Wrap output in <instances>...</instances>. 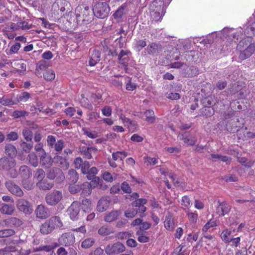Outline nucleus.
<instances>
[{
    "label": "nucleus",
    "mask_w": 255,
    "mask_h": 255,
    "mask_svg": "<svg viewBox=\"0 0 255 255\" xmlns=\"http://www.w3.org/2000/svg\"><path fill=\"white\" fill-rule=\"evenodd\" d=\"M8 27L6 28L9 32H13L20 29V25H19V22L16 23L13 22H10L7 25Z\"/></svg>",
    "instance_id": "5fc2aeb1"
},
{
    "label": "nucleus",
    "mask_w": 255,
    "mask_h": 255,
    "mask_svg": "<svg viewBox=\"0 0 255 255\" xmlns=\"http://www.w3.org/2000/svg\"><path fill=\"white\" fill-rule=\"evenodd\" d=\"M54 230V229L47 220L42 224L40 228V231L43 235L50 234Z\"/></svg>",
    "instance_id": "cd10ccee"
},
{
    "label": "nucleus",
    "mask_w": 255,
    "mask_h": 255,
    "mask_svg": "<svg viewBox=\"0 0 255 255\" xmlns=\"http://www.w3.org/2000/svg\"><path fill=\"white\" fill-rule=\"evenodd\" d=\"M63 194L59 190H54L47 193L45 197L46 204L51 206L56 205L62 199Z\"/></svg>",
    "instance_id": "7ed1b4c3"
},
{
    "label": "nucleus",
    "mask_w": 255,
    "mask_h": 255,
    "mask_svg": "<svg viewBox=\"0 0 255 255\" xmlns=\"http://www.w3.org/2000/svg\"><path fill=\"white\" fill-rule=\"evenodd\" d=\"M34 213L37 218L42 220L46 219L50 216L48 208L42 204L36 207Z\"/></svg>",
    "instance_id": "ddd939ff"
},
{
    "label": "nucleus",
    "mask_w": 255,
    "mask_h": 255,
    "mask_svg": "<svg viewBox=\"0 0 255 255\" xmlns=\"http://www.w3.org/2000/svg\"><path fill=\"white\" fill-rule=\"evenodd\" d=\"M75 236L71 233H65L63 234L58 239L59 246H69L75 242Z\"/></svg>",
    "instance_id": "6e6552de"
},
{
    "label": "nucleus",
    "mask_w": 255,
    "mask_h": 255,
    "mask_svg": "<svg viewBox=\"0 0 255 255\" xmlns=\"http://www.w3.org/2000/svg\"><path fill=\"white\" fill-rule=\"evenodd\" d=\"M67 179L72 184H75L79 179V175L74 169H70L68 172Z\"/></svg>",
    "instance_id": "b1692460"
},
{
    "label": "nucleus",
    "mask_w": 255,
    "mask_h": 255,
    "mask_svg": "<svg viewBox=\"0 0 255 255\" xmlns=\"http://www.w3.org/2000/svg\"><path fill=\"white\" fill-rule=\"evenodd\" d=\"M45 177V173L42 169H38L34 175V178L36 179L37 182H40L44 179Z\"/></svg>",
    "instance_id": "c03bdc74"
},
{
    "label": "nucleus",
    "mask_w": 255,
    "mask_h": 255,
    "mask_svg": "<svg viewBox=\"0 0 255 255\" xmlns=\"http://www.w3.org/2000/svg\"><path fill=\"white\" fill-rule=\"evenodd\" d=\"M40 163L42 165L46 166L47 165V167L51 166L52 162H53L51 157L47 156L45 152H44V153H42L40 156Z\"/></svg>",
    "instance_id": "2f4dec72"
},
{
    "label": "nucleus",
    "mask_w": 255,
    "mask_h": 255,
    "mask_svg": "<svg viewBox=\"0 0 255 255\" xmlns=\"http://www.w3.org/2000/svg\"><path fill=\"white\" fill-rule=\"evenodd\" d=\"M110 200L108 197L102 198L98 202L97 209L100 212L106 211L109 207Z\"/></svg>",
    "instance_id": "6ab92c4d"
},
{
    "label": "nucleus",
    "mask_w": 255,
    "mask_h": 255,
    "mask_svg": "<svg viewBox=\"0 0 255 255\" xmlns=\"http://www.w3.org/2000/svg\"><path fill=\"white\" fill-rule=\"evenodd\" d=\"M82 211L85 213H89L91 211V203L87 199H83L80 204Z\"/></svg>",
    "instance_id": "ea45409f"
},
{
    "label": "nucleus",
    "mask_w": 255,
    "mask_h": 255,
    "mask_svg": "<svg viewBox=\"0 0 255 255\" xmlns=\"http://www.w3.org/2000/svg\"><path fill=\"white\" fill-rule=\"evenodd\" d=\"M27 159L29 160L30 164L33 166L36 167L38 165L37 157L34 152L28 154Z\"/></svg>",
    "instance_id": "a18cd8bd"
},
{
    "label": "nucleus",
    "mask_w": 255,
    "mask_h": 255,
    "mask_svg": "<svg viewBox=\"0 0 255 255\" xmlns=\"http://www.w3.org/2000/svg\"><path fill=\"white\" fill-rule=\"evenodd\" d=\"M219 205L217 207V213L220 216H224L228 214L231 210V206L226 202H220L218 201Z\"/></svg>",
    "instance_id": "dca6fc26"
},
{
    "label": "nucleus",
    "mask_w": 255,
    "mask_h": 255,
    "mask_svg": "<svg viewBox=\"0 0 255 255\" xmlns=\"http://www.w3.org/2000/svg\"><path fill=\"white\" fill-rule=\"evenodd\" d=\"M98 233L101 236H106L113 234L114 231L111 227L108 226H103L100 228Z\"/></svg>",
    "instance_id": "72a5a7b5"
},
{
    "label": "nucleus",
    "mask_w": 255,
    "mask_h": 255,
    "mask_svg": "<svg viewBox=\"0 0 255 255\" xmlns=\"http://www.w3.org/2000/svg\"><path fill=\"white\" fill-rule=\"evenodd\" d=\"M19 174L22 178H29L32 175V173L26 165H22L19 169Z\"/></svg>",
    "instance_id": "c756f323"
},
{
    "label": "nucleus",
    "mask_w": 255,
    "mask_h": 255,
    "mask_svg": "<svg viewBox=\"0 0 255 255\" xmlns=\"http://www.w3.org/2000/svg\"><path fill=\"white\" fill-rule=\"evenodd\" d=\"M64 147V141L61 140L59 139L57 140L54 145H53V147L55 149V150L57 151H60L62 150Z\"/></svg>",
    "instance_id": "052dcab7"
},
{
    "label": "nucleus",
    "mask_w": 255,
    "mask_h": 255,
    "mask_svg": "<svg viewBox=\"0 0 255 255\" xmlns=\"http://www.w3.org/2000/svg\"><path fill=\"white\" fill-rule=\"evenodd\" d=\"M146 117L145 121L148 123H153L155 120L154 112L152 110H148L144 112Z\"/></svg>",
    "instance_id": "79ce46f5"
},
{
    "label": "nucleus",
    "mask_w": 255,
    "mask_h": 255,
    "mask_svg": "<svg viewBox=\"0 0 255 255\" xmlns=\"http://www.w3.org/2000/svg\"><path fill=\"white\" fill-rule=\"evenodd\" d=\"M16 207L19 212L25 215H30L33 212L31 203L23 198H20L16 200Z\"/></svg>",
    "instance_id": "20e7f679"
},
{
    "label": "nucleus",
    "mask_w": 255,
    "mask_h": 255,
    "mask_svg": "<svg viewBox=\"0 0 255 255\" xmlns=\"http://www.w3.org/2000/svg\"><path fill=\"white\" fill-rule=\"evenodd\" d=\"M177 137L187 145H194L197 141L196 136L189 132L180 133Z\"/></svg>",
    "instance_id": "9b49d317"
},
{
    "label": "nucleus",
    "mask_w": 255,
    "mask_h": 255,
    "mask_svg": "<svg viewBox=\"0 0 255 255\" xmlns=\"http://www.w3.org/2000/svg\"><path fill=\"white\" fill-rule=\"evenodd\" d=\"M164 227L169 230L172 231L174 228V222L172 215L170 213H168L166 216L164 221Z\"/></svg>",
    "instance_id": "393cba45"
},
{
    "label": "nucleus",
    "mask_w": 255,
    "mask_h": 255,
    "mask_svg": "<svg viewBox=\"0 0 255 255\" xmlns=\"http://www.w3.org/2000/svg\"><path fill=\"white\" fill-rule=\"evenodd\" d=\"M58 247H59V244H58V243H53L50 245H41L38 247H36L33 249V252H37L43 251L46 252H49Z\"/></svg>",
    "instance_id": "412c9836"
},
{
    "label": "nucleus",
    "mask_w": 255,
    "mask_h": 255,
    "mask_svg": "<svg viewBox=\"0 0 255 255\" xmlns=\"http://www.w3.org/2000/svg\"><path fill=\"white\" fill-rule=\"evenodd\" d=\"M13 95H4L0 98V104L4 106L11 107L17 104V102L13 100Z\"/></svg>",
    "instance_id": "aec40b11"
},
{
    "label": "nucleus",
    "mask_w": 255,
    "mask_h": 255,
    "mask_svg": "<svg viewBox=\"0 0 255 255\" xmlns=\"http://www.w3.org/2000/svg\"><path fill=\"white\" fill-rule=\"evenodd\" d=\"M237 49L240 52L239 58L245 60L250 57L255 51V45L251 43L246 39L241 40L237 46Z\"/></svg>",
    "instance_id": "f257e3e1"
},
{
    "label": "nucleus",
    "mask_w": 255,
    "mask_h": 255,
    "mask_svg": "<svg viewBox=\"0 0 255 255\" xmlns=\"http://www.w3.org/2000/svg\"><path fill=\"white\" fill-rule=\"evenodd\" d=\"M14 211V207L13 205H9L5 203L1 204L0 212L2 214L11 215Z\"/></svg>",
    "instance_id": "5701e85b"
},
{
    "label": "nucleus",
    "mask_w": 255,
    "mask_h": 255,
    "mask_svg": "<svg viewBox=\"0 0 255 255\" xmlns=\"http://www.w3.org/2000/svg\"><path fill=\"white\" fill-rule=\"evenodd\" d=\"M30 98V95L27 92H23L16 97L17 104L20 102H26Z\"/></svg>",
    "instance_id": "3c124183"
},
{
    "label": "nucleus",
    "mask_w": 255,
    "mask_h": 255,
    "mask_svg": "<svg viewBox=\"0 0 255 255\" xmlns=\"http://www.w3.org/2000/svg\"><path fill=\"white\" fill-rule=\"evenodd\" d=\"M76 17L81 19L83 21H88L87 18L89 14V7L87 6L81 5L76 9Z\"/></svg>",
    "instance_id": "4468645a"
},
{
    "label": "nucleus",
    "mask_w": 255,
    "mask_h": 255,
    "mask_svg": "<svg viewBox=\"0 0 255 255\" xmlns=\"http://www.w3.org/2000/svg\"><path fill=\"white\" fill-rule=\"evenodd\" d=\"M22 135L27 142L32 141L33 133L29 129H24L22 131Z\"/></svg>",
    "instance_id": "49530a36"
},
{
    "label": "nucleus",
    "mask_w": 255,
    "mask_h": 255,
    "mask_svg": "<svg viewBox=\"0 0 255 255\" xmlns=\"http://www.w3.org/2000/svg\"><path fill=\"white\" fill-rule=\"evenodd\" d=\"M4 152L8 156V157H12L16 154L17 150L14 145L11 144H7L4 146Z\"/></svg>",
    "instance_id": "7c9ffc66"
},
{
    "label": "nucleus",
    "mask_w": 255,
    "mask_h": 255,
    "mask_svg": "<svg viewBox=\"0 0 255 255\" xmlns=\"http://www.w3.org/2000/svg\"><path fill=\"white\" fill-rule=\"evenodd\" d=\"M163 50L162 45L155 42L149 44L146 47V50L149 55H157Z\"/></svg>",
    "instance_id": "2eb2a0df"
},
{
    "label": "nucleus",
    "mask_w": 255,
    "mask_h": 255,
    "mask_svg": "<svg viewBox=\"0 0 255 255\" xmlns=\"http://www.w3.org/2000/svg\"><path fill=\"white\" fill-rule=\"evenodd\" d=\"M23 222L16 217H10L2 221V226L7 228H18L21 226Z\"/></svg>",
    "instance_id": "f8f14e48"
},
{
    "label": "nucleus",
    "mask_w": 255,
    "mask_h": 255,
    "mask_svg": "<svg viewBox=\"0 0 255 255\" xmlns=\"http://www.w3.org/2000/svg\"><path fill=\"white\" fill-rule=\"evenodd\" d=\"M182 249L183 246H180L174 250L172 255H187L184 253V251H182Z\"/></svg>",
    "instance_id": "774afa93"
},
{
    "label": "nucleus",
    "mask_w": 255,
    "mask_h": 255,
    "mask_svg": "<svg viewBox=\"0 0 255 255\" xmlns=\"http://www.w3.org/2000/svg\"><path fill=\"white\" fill-rule=\"evenodd\" d=\"M52 228L55 230L56 228H60L63 226L62 222L58 216H53L47 220Z\"/></svg>",
    "instance_id": "a878e982"
},
{
    "label": "nucleus",
    "mask_w": 255,
    "mask_h": 255,
    "mask_svg": "<svg viewBox=\"0 0 255 255\" xmlns=\"http://www.w3.org/2000/svg\"><path fill=\"white\" fill-rule=\"evenodd\" d=\"M129 208L125 211V216L128 218H133L137 214H138V211L136 207Z\"/></svg>",
    "instance_id": "58836bf2"
},
{
    "label": "nucleus",
    "mask_w": 255,
    "mask_h": 255,
    "mask_svg": "<svg viewBox=\"0 0 255 255\" xmlns=\"http://www.w3.org/2000/svg\"><path fill=\"white\" fill-rule=\"evenodd\" d=\"M15 234V231L11 228H5L0 230V238L10 237Z\"/></svg>",
    "instance_id": "f704fd0d"
},
{
    "label": "nucleus",
    "mask_w": 255,
    "mask_h": 255,
    "mask_svg": "<svg viewBox=\"0 0 255 255\" xmlns=\"http://www.w3.org/2000/svg\"><path fill=\"white\" fill-rule=\"evenodd\" d=\"M232 231L230 230L225 229L221 234L220 237L222 240L226 243L231 242L230 238L229 236L231 234Z\"/></svg>",
    "instance_id": "37998d69"
},
{
    "label": "nucleus",
    "mask_w": 255,
    "mask_h": 255,
    "mask_svg": "<svg viewBox=\"0 0 255 255\" xmlns=\"http://www.w3.org/2000/svg\"><path fill=\"white\" fill-rule=\"evenodd\" d=\"M245 33L248 36H252V35L255 34V21L253 22L245 30Z\"/></svg>",
    "instance_id": "603ef678"
},
{
    "label": "nucleus",
    "mask_w": 255,
    "mask_h": 255,
    "mask_svg": "<svg viewBox=\"0 0 255 255\" xmlns=\"http://www.w3.org/2000/svg\"><path fill=\"white\" fill-rule=\"evenodd\" d=\"M200 116H205L206 118L212 116L214 114V110L212 107H204L200 110Z\"/></svg>",
    "instance_id": "4c0bfd02"
},
{
    "label": "nucleus",
    "mask_w": 255,
    "mask_h": 255,
    "mask_svg": "<svg viewBox=\"0 0 255 255\" xmlns=\"http://www.w3.org/2000/svg\"><path fill=\"white\" fill-rule=\"evenodd\" d=\"M80 210V203L78 201H74L67 210L68 214L71 219L73 221L78 219V215Z\"/></svg>",
    "instance_id": "9d476101"
},
{
    "label": "nucleus",
    "mask_w": 255,
    "mask_h": 255,
    "mask_svg": "<svg viewBox=\"0 0 255 255\" xmlns=\"http://www.w3.org/2000/svg\"><path fill=\"white\" fill-rule=\"evenodd\" d=\"M43 77L45 80L47 81H51L55 77V74L53 71L48 70L45 71L43 74Z\"/></svg>",
    "instance_id": "8fccbe9b"
},
{
    "label": "nucleus",
    "mask_w": 255,
    "mask_h": 255,
    "mask_svg": "<svg viewBox=\"0 0 255 255\" xmlns=\"http://www.w3.org/2000/svg\"><path fill=\"white\" fill-rule=\"evenodd\" d=\"M27 115V113L25 111H15L12 113V116L15 118L25 117Z\"/></svg>",
    "instance_id": "680f3d73"
},
{
    "label": "nucleus",
    "mask_w": 255,
    "mask_h": 255,
    "mask_svg": "<svg viewBox=\"0 0 255 255\" xmlns=\"http://www.w3.org/2000/svg\"><path fill=\"white\" fill-rule=\"evenodd\" d=\"M147 203V200L144 198H140L136 200L132 203V206L134 207H137V206H144Z\"/></svg>",
    "instance_id": "bf43d9fd"
},
{
    "label": "nucleus",
    "mask_w": 255,
    "mask_h": 255,
    "mask_svg": "<svg viewBox=\"0 0 255 255\" xmlns=\"http://www.w3.org/2000/svg\"><path fill=\"white\" fill-rule=\"evenodd\" d=\"M125 246L121 243L118 242L113 244L108 245L105 249L106 253L108 255H115L125 251Z\"/></svg>",
    "instance_id": "39448f33"
},
{
    "label": "nucleus",
    "mask_w": 255,
    "mask_h": 255,
    "mask_svg": "<svg viewBox=\"0 0 255 255\" xmlns=\"http://www.w3.org/2000/svg\"><path fill=\"white\" fill-rule=\"evenodd\" d=\"M117 177V175L115 176H113L109 172H105L103 174V178L104 180L111 182L114 180H115Z\"/></svg>",
    "instance_id": "4d7b16f0"
},
{
    "label": "nucleus",
    "mask_w": 255,
    "mask_h": 255,
    "mask_svg": "<svg viewBox=\"0 0 255 255\" xmlns=\"http://www.w3.org/2000/svg\"><path fill=\"white\" fill-rule=\"evenodd\" d=\"M121 189L124 192L126 193H130L131 192V189L129 184L127 182H124L121 185Z\"/></svg>",
    "instance_id": "e2e57ef3"
},
{
    "label": "nucleus",
    "mask_w": 255,
    "mask_h": 255,
    "mask_svg": "<svg viewBox=\"0 0 255 255\" xmlns=\"http://www.w3.org/2000/svg\"><path fill=\"white\" fill-rule=\"evenodd\" d=\"M19 145L21 150L25 153H29L33 146L32 141L26 142L22 139L19 141Z\"/></svg>",
    "instance_id": "473e14b6"
},
{
    "label": "nucleus",
    "mask_w": 255,
    "mask_h": 255,
    "mask_svg": "<svg viewBox=\"0 0 255 255\" xmlns=\"http://www.w3.org/2000/svg\"><path fill=\"white\" fill-rule=\"evenodd\" d=\"M107 0H93V11L94 15L100 18H104L109 14L110 8L107 3Z\"/></svg>",
    "instance_id": "f03ea898"
},
{
    "label": "nucleus",
    "mask_w": 255,
    "mask_h": 255,
    "mask_svg": "<svg viewBox=\"0 0 255 255\" xmlns=\"http://www.w3.org/2000/svg\"><path fill=\"white\" fill-rule=\"evenodd\" d=\"M21 184L22 187L27 190H30L33 188V184L28 178H23Z\"/></svg>",
    "instance_id": "09e8293b"
},
{
    "label": "nucleus",
    "mask_w": 255,
    "mask_h": 255,
    "mask_svg": "<svg viewBox=\"0 0 255 255\" xmlns=\"http://www.w3.org/2000/svg\"><path fill=\"white\" fill-rule=\"evenodd\" d=\"M6 189L13 195L17 197H21L24 193L20 187L13 181L7 180L4 183Z\"/></svg>",
    "instance_id": "0eeeda50"
},
{
    "label": "nucleus",
    "mask_w": 255,
    "mask_h": 255,
    "mask_svg": "<svg viewBox=\"0 0 255 255\" xmlns=\"http://www.w3.org/2000/svg\"><path fill=\"white\" fill-rule=\"evenodd\" d=\"M36 186L40 190H49L54 186V183L52 182L49 181L46 179H44L40 182H37Z\"/></svg>",
    "instance_id": "4be33fe9"
},
{
    "label": "nucleus",
    "mask_w": 255,
    "mask_h": 255,
    "mask_svg": "<svg viewBox=\"0 0 255 255\" xmlns=\"http://www.w3.org/2000/svg\"><path fill=\"white\" fill-rule=\"evenodd\" d=\"M92 186L91 183L89 182H85L81 185L82 194L84 196L90 195L92 192Z\"/></svg>",
    "instance_id": "e433bc0d"
},
{
    "label": "nucleus",
    "mask_w": 255,
    "mask_h": 255,
    "mask_svg": "<svg viewBox=\"0 0 255 255\" xmlns=\"http://www.w3.org/2000/svg\"><path fill=\"white\" fill-rule=\"evenodd\" d=\"M18 138V135L17 133L14 131H11L8 133L6 135V138L9 140H16Z\"/></svg>",
    "instance_id": "338daca9"
},
{
    "label": "nucleus",
    "mask_w": 255,
    "mask_h": 255,
    "mask_svg": "<svg viewBox=\"0 0 255 255\" xmlns=\"http://www.w3.org/2000/svg\"><path fill=\"white\" fill-rule=\"evenodd\" d=\"M16 161L13 157L4 156L0 158V169L8 171L14 168Z\"/></svg>",
    "instance_id": "423d86ee"
},
{
    "label": "nucleus",
    "mask_w": 255,
    "mask_h": 255,
    "mask_svg": "<svg viewBox=\"0 0 255 255\" xmlns=\"http://www.w3.org/2000/svg\"><path fill=\"white\" fill-rule=\"evenodd\" d=\"M185 76L187 77H193L199 74V70L197 67L195 66H191L187 67L184 70Z\"/></svg>",
    "instance_id": "c85d7f7f"
},
{
    "label": "nucleus",
    "mask_w": 255,
    "mask_h": 255,
    "mask_svg": "<svg viewBox=\"0 0 255 255\" xmlns=\"http://www.w3.org/2000/svg\"><path fill=\"white\" fill-rule=\"evenodd\" d=\"M95 243V240L93 238H87L84 240L81 244V247L84 249H88L92 247Z\"/></svg>",
    "instance_id": "de8ad7c7"
},
{
    "label": "nucleus",
    "mask_w": 255,
    "mask_h": 255,
    "mask_svg": "<svg viewBox=\"0 0 255 255\" xmlns=\"http://www.w3.org/2000/svg\"><path fill=\"white\" fill-rule=\"evenodd\" d=\"M150 227H151L150 223L147 222H142V223L141 224V225L139 227V230L137 232L136 234L140 235V233H141V231L146 230L148 229L149 228H150Z\"/></svg>",
    "instance_id": "13d9d810"
},
{
    "label": "nucleus",
    "mask_w": 255,
    "mask_h": 255,
    "mask_svg": "<svg viewBox=\"0 0 255 255\" xmlns=\"http://www.w3.org/2000/svg\"><path fill=\"white\" fill-rule=\"evenodd\" d=\"M128 155V153L124 151H117L113 153L112 158L115 161L117 160L118 158H120L121 160H123Z\"/></svg>",
    "instance_id": "a19ab883"
},
{
    "label": "nucleus",
    "mask_w": 255,
    "mask_h": 255,
    "mask_svg": "<svg viewBox=\"0 0 255 255\" xmlns=\"http://www.w3.org/2000/svg\"><path fill=\"white\" fill-rule=\"evenodd\" d=\"M53 161L57 166L63 169L66 170L69 166V163L67 161V160L62 156H55Z\"/></svg>",
    "instance_id": "a211bd4d"
},
{
    "label": "nucleus",
    "mask_w": 255,
    "mask_h": 255,
    "mask_svg": "<svg viewBox=\"0 0 255 255\" xmlns=\"http://www.w3.org/2000/svg\"><path fill=\"white\" fill-rule=\"evenodd\" d=\"M47 177L50 180L56 178L58 182L63 181L65 179V176L62 170L57 167L51 168L47 173Z\"/></svg>",
    "instance_id": "1a4fd4ad"
},
{
    "label": "nucleus",
    "mask_w": 255,
    "mask_h": 255,
    "mask_svg": "<svg viewBox=\"0 0 255 255\" xmlns=\"http://www.w3.org/2000/svg\"><path fill=\"white\" fill-rule=\"evenodd\" d=\"M81 189L80 185L71 183L69 186V191L70 193L75 194L79 192Z\"/></svg>",
    "instance_id": "864d4df0"
},
{
    "label": "nucleus",
    "mask_w": 255,
    "mask_h": 255,
    "mask_svg": "<svg viewBox=\"0 0 255 255\" xmlns=\"http://www.w3.org/2000/svg\"><path fill=\"white\" fill-rule=\"evenodd\" d=\"M126 89L128 91H133L136 88V85L131 82V79L129 77L126 78Z\"/></svg>",
    "instance_id": "6e6d98bb"
},
{
    "label": "nucleus",
    "mask_w": 255,
    "mask_h": 255,
    "mask_svg": "<svg viewBox=\"0 0 255 255\" xmlns=\"http://www.w3.org/2000/svg\"><path fill=\"white\" fill-rule=\"evenodd\" d=\"M97 173L98 170L97 168L93 167L86 174H87V177L89 180L94 179V182H97L99 180V178L95 176Z\"/></svg>",
    "instance_id": "c9c22d12"
},
{
    "label": "nucleus",
    "mask_w": 255,
    "mask_h": 255,
    "mask_svg": "<svg viewBox=\"0 0 255 255\" xmlns=\"http://www.w3.org/2000/svg\"><path fill=\"white\" fill-rule=\"evenodd\" d=\"M122 214L121 210H112L104 216V220L108 223H111L116 221Z\"/></svg>",
    "instance_id": "f3484780"
},
{
    "label": "nucleus",
    "mask_w": 255,
    "mask_h": 255,
    "mask_svg": "<svg viewBox=\"0 0 255 255\" xmlns=\"http://www.w3.org/2000/svg\"><path fill=\"white\" fill-rule=\"evenodd\" d=\"M19 25H20V29L22 30H28L31 28H32V25L31 24H29L27 22L25 21L19 22Z\"/></svg>",
    "instance_id": "0e129e2a"
},
{
    "label": "nucleus",
    "mask_w": 255,
    "mask_h": 255,
    "mask_svg": "<svg viewBox=\"0 0 255 255\" xmlns=\"http://www.w3.org/2000/svg\"><path fill=\"white\" fill-rule=\"evenodd\" d=\"M203 103L204 107H211V106H212L215 104L212 97H207L205 98L203 101Z\"/></svg>",
    "instance_id": "69168bd1"
},
{
    "label": "nucleus",
    "mask_w": 255,
    "mask_h": 255,
    "mask_svg": "<svg viewBox=\"0 0 255 255\" xmlns=\"http://www.w3.org/2000/svg\"><path fill=\"white\" fill-rule=\"evenodd\" d=\"M100 57L101 53L99 51L96 50H93L89 61V65L91 66L96 65L100 61Z\"/></svg>",
    "instance_id": "bb28decb"
}]
</instances>
